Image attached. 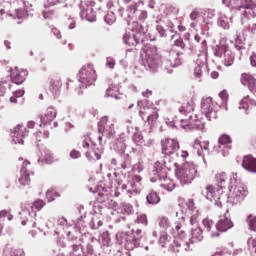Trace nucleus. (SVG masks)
<instances>
[{
	"label": "nucleus",
	"mask_w": 256,
	"mask_h": 256,
	"mask_svg": "<svg viewBox=\"0 0 256 256\" xmlns=\"http://www.w3.org/2000/svg\"><path fill=\"white\" fill-rule=\"evenodd\" d=\"M119 143H120V149H121L122 151H124V149H126V147H127V144H125V138H123L122 136H120V141H119Z\"/></svg>",
	"instance_id": "338daca9"
},
{
	"label": "nucleus",
	"mask_w": 256,
	"mask_h": 256,
	"mask_svg": "<svg viewBox=\"0 0 256 256\" xmlns=\"http://www.w3.org/2000/svg\"><path fill=\"white\" fill-rule=\"evenodd\" d=\"M243 161H256V158H254L252 155H246L244 156Z\"/></svg>",
	"instance_id": "774afa93"
},
{
	"label": "nucleus",
	"mask_w": 256,
	"mask_h": 256,
	"mask_svg": "<svg viewBox=\"0 0 256 256\" xmlns=\"http://www.w3.org/2000/svg\"><path fill=\"white\" fill-rule=\"evenodd\" d=\"M146 199L149 205H157V203L161 201V198L159 197V195H157V192L154 191L150 192L149 195H147Z\"/></svg>",
	"instance_id": "c85d7f7f"
},
{
	"label": "nucleus",
	"mask_w": 256,
	"mask_h": 256,
	"mask_svg": "<svg viewBox=\"0 0 256 256\" xmlns=\"http://www.w3.org/2000/svg\"><path fill=\"white\" fill-rule=\"evenodd\" d=\"M45 207L43 200H36L31 206L29 204L21 205V219H29V217H37V211H41Z\"/></svg>",
	"instance_id": "9d476101"
},
{
	"label": "nucleus",
	"mask_w": 256,
	"mask_h": 256,
	"mask_svg": "<svg viewBox=\"0 0 256 256\" xmlns=\"http://www.w3.org/2000/svg\"><path fill=\"white\" fill-rule=\"evenodd\" d=\"M81 145H82L83 149H89V147H91V145L89 144V139H87V138L82 139Z\"/></svg>",
	"instance_id": "e2e57ef3"
},
{
	"label": "nucleus",
	"mask_w": 256,
	"mask_h": 256,
	"mask_svg": "<svg viewBox=\"0 0 256 256\" xmlns=\"http://www.w3.org/2000/svg\"><path fill=\"white\" fill-rule=\"evenodd\" d=\"M220 27H223V29H227L229 27V22L227 21V18L221 17L218 21Z\"/></svg>",
	"instance_id": "3c124183"
},
{
	"label": "nucleus",
	"mask_w": 256,
	"mask_h": 256,
	"mask_svg": "<svg viewBox=\"0 0 256 256\" xmlns=\"http://www.w3.org/2000/svg\"><path fill=\"white\" fill-rule=\"evenodd\" d=\"M232 143H233V139H231V136L227 134H222L219 137L218 139L219 149H221V145H223L224 149H226V152H223V157H227V155H229V150L231 149V147L227 145H231Z\"/></svg>",
	"instance_id": "5701e85b"
},
{
	"label": "nucleus",
	"mask_w": 256,
	"mask_h": 256,
	"mask_svg": "<svg viewBox=\"0 0 256 256\" xmlns=\"http://www.w3.org/2000/svg\"><path fill=\"white\" fill-rule=\"evenodd\" d=\"M13 19H23L25 12L21 9H16L14 14H10Z\"/></svg>",
	"instance_id": "c03bdc74"
},
{
	"label": "nucleus",
	"mask_w": 256,
	"mask_h": 256,
	"mask_svg": "<svg viewBox=\"0 0 256 256\" xmlns=\"http://www.w3.org/2000/svg\"><path fill=\"white\" fill-rule=\"evenodd\" d=\"M80 9V16L82 19H86V21L90 22L97 20V14L93 9V3H82Z\"/></svg>",
	"instance_id": "2eb2a0df"
},
{
	"label": "nucleus",
	"mask_w": 256,
	"mask_h": 256,
	"mask_svg": "<svg viewBox=\"0 0 256 256\" xmlns=\"http://www.w3.org/2000/svg\"><path fill=\"white\" fill-rule=\"evenodd\" d=\"M151 95H153V91L146 89L142 92V96L146 97L147 99H149V97H151Z\"/></svg>",
	"instance_id": "69168bd1"
},
{
	"label": "nucleus",
	"mask_w": 256,
	"mask_h": 256,
	"mask_svg": "<svg viewBox=\"0 0 256 256\" xmlns=\"http://www.w3.org/2000/svg\"><path fill=\"white\" fill-rule=\"evenodd\" d=\"M59 197V192L57 190L50 188L46 192V199L48 200L49 203L55 201Z\"/></svg>",
	"instance_id": "2f4dec72"
},
{
	"label": "nucleus",
	"mask_w": 256,
	"mask_h": 256,
	"mask_svg": "<svg viewBox=\"0 0 256 256\" xmlns=\"http://www.w3.org/2000/svg\"><path fill=\"white\" fill-rule=\"evenodd\" d=\"M55 117H57V110L53 106L46 108L40 116V121L43 125H47L54 121Z\"/></svg>",
	"instance_id": "412c9836"
},
{
	"label": "nucleus",
	"mask_w": 256,
	"mask_h": 256,
	"mask_svg": "<svg viewBox=\"0 0 256 256\" xmlns=\"http://www.w3.org/2000/svg\"><path fill=\"white\" fill-rule=\"evenodd\" d=\"M134 19H138V21H145L147 19V11L145 10H138Z\"/></svg>",
	"instance_id": "a19ab883"
},
{
	"label": "nucleus",
	"mask_w": 256,
	"mask_h": 256,
	"mask_svg": "<svg viewBox=\"0 0 256 256\" xmlns=\"http://www.w3.org/2000/svg\"><path fill=\"white\" fill-rule=\"evenodd\" d=\"M106 65L109 69H113V67H115V60L111 57L107 58Z\"/></svg>",
	"instance_id": "052dcab7"
},
{
	"label": "nucleus",
	"mask_w": 256,
	"mask_h": 256,
	"mask_svg": "<svg viewBox=\"0 0 256 256\" xmlns=\"http://www.w3.org/2000/svg\"><path fill=\"white\" fill-rule=\"evenodd\" d=\"M232 227H233V222L231 221V219L227 217V215H225L216 224L217 232H211L210 235L212 238L219 237V231L221 232L229 231V229H232Z\"/></svg>",
	"instance_id": "f3484780"
},
{
	"label": "nucleus",
	"mask_w": 256,
	"mask_h": 256,
	"mask_svg": "<svg viewBox=\"0 0 256 256\" xmlns=\"http://www.w3.org/2000/svg\"><path fill=\"white\" fill-rule=\"evenodd\" d=\"M128 17H132V19L135 18V16L137 15V3L131 4L130 6H128Z\"/></svg>",
	"instance_id": "4c0bfd02"
},
{
	"label": "nucleus",
	"mask_w": 256,
	"mask_h": 256,
	"mask_svg": "<svg viewBox=\"0 0 256 256\" xmlns=\"http://www.w3.org/2000/svg\"><path fill=\"white\" fill-rule=\"evenodd\" d=\"M79 78L84 85H93L97 81V74L93 65H84L79 72Z\"/></svg>",
	"instance_id": "9b49d317"
},
{
	"label": "nucleus",
	"mask_w": 256,
	"mask_h": 256,
	"mask_svg": "<svg viewBox=\"0 0 256 256\" xmlns=\"http://www.w3.org/2000/svg\"><path fill=\"white\" fill-rule=\"evenodd\" d=\"M242 167L250 173H256V161H243Z\"/></svg>",
	"instance_id": "7c9ffc66"
},
{
	"label": "nucleus",
	"mask_w": 256,
	"mask_h": 256,
	"mask_svg": "<svg viewBox=\"0 0 256 256\" xmlns=\"http://www.w3.org/2000/svg\"><path fill=\"white\" fill-rule=\"evenodd\" d=\"M202 73H203V70L201 69V65H197L194 68V76L196 77V79H201Z\"/></svg>",
	"instance_id": "49530a36"
},
{
	"label": "nucleus",
	"mask_w": 256,
	"mask_h": 256,
	"mask_svg": "<svg viewBox=\"0 0 256 256\" xmlns=\"http://www.w3.org/2000/svg\"><path fill=\"white\" fill-rule=\"evenodd\" d=\"M13 141L14 143L17 145H23V143H25V137H27L29 135V130L21 125V124H18L15 128H14V131H13Z\"/></svg>",
	"instance_id": "dca6fc26"
},
{
	"label": "nucleus",
	"mask_w": 256,
	"mask_h": 256,
	"mask_svg": "<svg viewBox=\"0 0 256 256\" xmlns=\"http://www.w3.org/2000/svg\"><path fill=\"white\" fill-rule=\"evenodd\" d=\"M206 199L208 201L214 202L216 207H221L223 205V188L218 185H210L205 191Z\"/></svg>",
	"instance_id": "1a4fd4ad"
},
{
	"label": "nucleus",
	"mask_w": 256,
	"mask_h": 256,
	"mask_svg": "<svg viewBox=\"0 0 256 256\" xmlns=\"http://www.w3.org/2000/svg\"><path fill=\"white\" fill-rule=\"evenodd\" d=\"M138 107H140L139 115L143 121L151 125L152 127L157 125L159 120V109L149 102L143 103L138 101Z\"/></svg>",
	"instance_id": "423d86ee"
},
{
	"label": "nucleus",
	"mask_w": 256,
	"mask_h": 256,
	"mask_svg": "<svg viewBox=\"0 0 256 256\" xmlns=\"http://www.w3.org/2000/svg\"><path fill=\"white\" fill-rule=\"evenodd\" d=\"M253 107H256V100L251 98V96L246 95L240 101L239 109H243L245 115H251V111H253Z\"/></svg>",
	"instance_id": "aec40b11"
},
{
	"label": "nucleus",
	"mask_w": 256,
	"mask_h": 256,
	"mask_svg": "<svg viewBox=\"0 0 256 256\" xmlns=\"http://www.w3.org/2000/svg\"><path fill=\"white\" fill-rule=\"evenodd\" d=\"M219 97L222 99L223 103L229 100V93L226 90L220 92Z\"/></svg>",
	"instance_id": "603ef678"
},
{
	"label": "nucleus",
	"mask_w": 256,
	"mask_h": 256,
	"mask_svg": "<svg viewBox=\"0 0 256 256\" xmlns=\"http://www.w3.org/2000/svg\"><path fill=\"white\" fill-rule=\"evenodd\" d=\"M44 159H45V161H53V159H55V157L53 156L51 151L45 150L44 151Z\"/></svg>",
	"instance_id": "8fccbe9b"
},
{
	"label": "nucleus",
	"mask_w": 256,
	"mask_h": 256,
	"mask_svg": "<svg viewBox=\"0 0 256 256\" xmlns=\"http://www.w3.org/2000/svg\"><path fill=\"white\" fill-rule=\"evenodd\" d=\"M179 52L176 50H171L167 54V60L170 62L171 67H178L181 65V58H179Z\"/></svg>",
	"instance_id": "393cba45"
},
{
	"label": "nucleus",
	"mask_w": 256,
	"mask_h": 256,
	"mask_svg": "<svg viewBox=\"0 0 256 256\" xmlns=\"http://www.w3.org/2000/svg\"><path fill=\"white\" fill-rule=\"evenodd\" d=\"M175 215L178 217L179 222H176L172 228L175 237L174 243L176 247H181V249L184 251H191L189 242H185L183 240L185 239V217H187V215H191L190 223L191 225H194V223L197 221L199 210L195 208V203L193 200H188L186 204L176 208Z\"/></svg>",
	"instance_id": "f257e3e1"
},
{
	"label": "nucleus",
	"mask_w": 256,
	"mask_h": 256,
	"mask_svg": "<svg viewBox=\"0 0 256 256\" xmlns=\"http://www.w3.org/2000/svg\"><path fill=\"white\" fill-rule=\"evenodd\" d=\"M222 3L226 7H231V9L239 11L240 8L247 5V0H222Z\"/></svg>",
	"instance_id": "b1692460"
},
{
	"label": "nucleus",
	"mask_w": 256,
	"mask_h": 256,
	"mask_svg": "<svg viewBox=\"0 0 256 256\" xmlns=\"http://www.w3.org/2000/svg\"><path fill=\"white\" fill-rule=\"evenodd\" d=\"M247 223H248L249 229H251V231H256V216L249 215L247 217Z\"/></svg>",
	"instance_id": "e433bc0d"
},
{
	"label": "nucleus",
	"mask_w": 256,
	"mask_h": 256,
	"mask_svg": "<svg viewBox=\"0 0 256 256\" xmlns=\"http://www.w3.org/2000/svg\"><path fill=\"white\" fill-rule=\"evenodd\" d=\"M54 16H55V10L51 8H45V10L43 11L44 19H53Z\"/></svg>",
	"instance_id": "79ce46f5"
},
{
	"label": "nucleus",
	"mask_w": 256,
	"mask_h": 256,
	"mask_svg": "<svg viewBox=\"0 0 256 256\" xmlns=\"http://www.w3.org/2000/svg\"><path fill=\"white\" fill-rule=\"evenodd\" d=\"M250 65L251 67H255L256 68V53H252L250 56Z\"/></svg>",
	"instance_id": "680f3d73"
},
{
	"label": "nucleus",
	"mask_w": 256,
	"mask_h": 256,
	"mask_svg": "<svg viewBox=\"0 0 256 256\" xmlns=\"http://www.w3.org/2000/svg\"><path fill=\"white\" fill-rule=\"evenodd\" d=\"M5 256H25V252H23V250L21 249H6L4 252Z\"/></svg>",
	"instance_id": "473e14b6"
},
{
	"label": "nucleus",
	"mask_w": 256,
	"mask_h": 256,
	"mask_svg": "<svg viewBox=\"0 0 256 256\" xmlns=\"http://www.w3.org/2000/svg\"><path fill=\"white\" fill-rule=\"evenodd\" d=\"M28 75L29 72L27 70H19V68L16 67L11 71L10 78L15 85H23Z\"/></svg>",
	"instance_id": "a211bd4d"
},
{
	"label": "nucleus",
	"mask_w": 256,
	"mask_h": 256,
	"mask_svg": "<svg viewBox=\"0 0 256 256\" xmlns=\"http://www.w3.org/2000/svg\"><path fill=\"white\" fill-rule=\"evenodd\" d=\"M159 227L167 231L169 227H171V223L169 222V218L162 216L159 218Z\"/></svg>",
	"instance_id": "f704fd0d"
},
{
	"label": "nucleus",
	"mask_w": 256,
	"mask_h": 256,
	"mask_svg": "<svg viewBox=\"0 0 256 256\" xmlns=\"http://www.w3.org/2000/svg\"><path fill=\"white\" fill-rule=\"evenodd\" d=\"M86 255L87 256H97V254H95V250H93V246L88 245L86 247Z\"/></svg>",
	"instance_id": "4d7b16f0"
},
{
	"label": "nucleus",
	"mask_w": 256,
	"mask_h": 256,
	"mask_svg": "<svg viewBox=\"0 0 256 256\" xmlns=\"http://www.w3.org/2000/svg\"><path fill=\"white\" fill-rule=\"evenodd\" d=\"M240 82L251 91L256 93V78L251 73H242Z\"/></svg>",
	"instance_id": "6ab92c4d"
},
{
	"label": "nucleus",
	"mask_w": 256,
	"mask_h": 256,
	"mask_svg": "<svg viewBox=\"0 0 256 256\" xmlns=\"http://www.w3.org/2000/svg\"><path fill=\"white\" fill-rule=\"evenodd\" d=\"M161 147L162 155L166 158L175 159V157H178V159H187L189 157L188 151L182 150L180 153H177L179 151V141L176 139L166 138L162 140Z\"/></svg>",
	"instance_id": "7ed1b4c3"
},
{
	"label": "nucleus",
	"mask_w": 256,
	"mask_h": 256,
	"mask_svg": "<svg viewBox=\"0 0 256 256\" xmlns=\"http://www.w3.org/2000/svg\"><path fill=\"white\" fill-rule=\"evenodd\" d=\"M61 78L59 77H53L50 80V91L53 93V95H59V92L61 91L62 87Z\"/></svg>",
	"instance_id": "a878e982"
},
{
	"label": "nucleus",
	"mask_w": 256,
	"mask_h": 256,
	"mask_svg": "<svg viewBox=\"0 0 256 256\" xmlns=\"http://www.w3.org/2000/svg\"><path fill=\"white\" fill-rule=\"evenodd\" d=\"M200 150H197L198 157H202V159H205V153L206 155H209V141H202L199 142ZM205 151V153H203Z\"/></svg>",
	"instance_id": "cd10ccee"
},
{
	"label": "nucleus",
	"mask_w": 256,
	"mask_h": 256,
	"mask_svg": "<svg viewBox=\"0 0 256 256\" xmlns=\"http://www.w3.org/2000/svg\"><path fill=\"white\" fill-rule=\"evenodd\" d=\"M105 22L108 24V25H112V23H115V15L114 14H107L105 16Z\"/></svg>",
	"instance_id": "de8ad7c7"
},
{
	"label": "nucleus",
	"mask_w": 256,
	"mask_h": 256,
	"mask_svg": "<svg viewBox=\"0 0 256 256\" xmlns=\"http://www.w3.org/2000/svg\"><path fill=\"white\" fill-rule=\"evenodd\" d=\"M4 217H7L8 221L13 219V215L9 214L6 210L0 212V219H4Z\"/></svg>",
	"instance_id": "864d4df0"
},
{
	"label": "nucleus",
	"mask_w": 256,
	"mask_h": 256,
	"mask_svg": "<svg viewBox=\"0 0 256 256\" xmlns=\"http://www.w3.org/2000/svg\"><path fill=\"white\" fill-rule=\"evenodd\" d=\"M160 187L166 189V191H172L175 189V184L168 177L163 178V182L160 184Z\"/></svg>",
	"instance_id": "c756f323"
},
{
	"label": "nucleus",
	"mask_w": 256,
	"mask_h": 256,
	"mask_svg": "<svg viewBox=\"0 0 256 256\" xmlns=\"http://www.w3.org/2000/svg\"><path fill=\"white\" fill-rule=\"evenodd\" d=\"M132 31H134L133 37L129 34H125L123 41L129 47H137L139 43H143L145 39V32H143V26L139 22H133Z\"/></svg>",
	"instance_id": "6e6552de"
},
{
	"label": "nucleus",
	"mask_w": 256,
	"mask_h": 256,
	"mask_svg": "<svg viewBox=\"0 0 256 256\" xmlns=\"http://www.w3.org/2000/svg\"><path fill=\"white\" fill-rule=\"evenodd\" d=\"M180 103L179 113L188 117L180 121L181 127L183 129H204L205 124L201 122L197 114H193L195 111V96L192 94L185 95L180 99Z\"/></svg>",
	"instance_id": "f03ea898"
},
{
	"label": "nucleus",
	"mask_w": 256,
	"mask_h": 256,
	"mask_svg": "<svg viewBox=\"0 0 256 256\" xmlns=\"http://www.w3.org/2000/svg\"><path fill=\"white\" fill-rule=\"evenodd\" d=\"M230 181L228 200L232 205H237L245 201V197L249 195V190H247L245 185L237 182L236 178H231Z\"/></svg>",
	"instance_id": "39448f33"
},
{
	"label": "nucleus",
	"mask_w": 256,
	"mask_h": 256,
	"mask_svg": "<svg viewBox=\"0 0 256 256\" xmlns=\"http://www.w3.org/2000/svg\"><path fill=\"white\" fill-rule=\"evenodd\" d=\"M202 224L204 225L206 231L211 232V229H213V226H214V223H213V220H210L208 218L204 219L202 221Z\"/></svg>",
	"instance_id": "37998d69"
},
{
	"label": "nucleus",
	"mask_w": 256,
	"mask_h": 256,
	"mask_svg": "<svg viewBox=\"0 0 256 256\" xmlns=\"http://www.w3.org/2000/svg\"><path fill=\"white\" fill-rule=\"evenodd\" d=\"M190 19L191 21H197V19H199V11H197V9L190 13Z\"/></svg>",
	"instance_id": "13d9d810"
},
{
	"label": "nucleus",
	"mask_w": 256,
	"mask_h": 256,
	"mask_svg": "<svg viewBox=\"0 0 256 256\" xmlns=\"http://www.w3.org/2000/svg\"><path fill=\"white\" fill-rule=\"evenodd\" d=\"M136 223H141L142 225H146L147 224V216L145 214L138 216L136 219Z\"/></svg>",
	"instance_id": "09e8293b"
},
{
	"label": "nucleus",
	"mask_w": 256,
	"mask_h": 256,
	"mask_svg": "<svg viewBox=\"0 0 256 256\" xmlns=\"http://www.w3.org/2000/svg\"><path fill=\"white\" fill-rule=\"evenodd\" d=\"M108 121H109V118L107 116H104L101 118L100 122L98 123L99 133H103L105 131V125H107Z\"/></svg>",
	"instance_id": "58836bf2"
},
{
	"label": "nucleus",
	"mask_w": 256,
	"mask_h": 256,
	"mask_svg": "<svg viewBox=\"0 0 256 256\" xmlns=\"http://www.w3.org/2000/svg\"><path fill=\"white\" fill-rule=\"evenodd\" d=\"M70 157L71 159H79V157H81V152L73 149L71 152H70Z\"/></svg>",
	"instance_id": "bf43d9fd"
},
{
	"label": "nucleus",
	"mask_w": 256,
	"mask_h": 256,
	"mask_svg": "<svg viewBox=\"0 0 256 256\" xmlns=\"http://www.w3.org/2000/svg\"><path fill=\"white\" fill-rule=\"evenodd\" d=\"M241 15L246 19H255L256 14L253 9V2L251 0H247L246 5L239 8Z\"/></svg>",
	"instance_id": "4be33fe9"
},
{
	"label": "nucleus",
	"mask_w": 256,
	"mask_h": 256,
	"mask_svg": "<svg viewBox=\"0 0 256 256\" xmlns=\"http://www.w3.org/2000/svg\"><path fill=\"white\" fill-rule=\"evenodd\" d=\"M133 141L135 145H138L140 147H143V145H145V139H143V135L140 133L134 134Z\"/></svg>",
	"instance_id": "c9c22d12"
},
{
	"label": "nucleus",
	"mask_w": 256,
	"mask_h": 256,
	"mask_svg": "<svg viewBox=\"0 0 256 256\" xmlns=\"http://www.w3.org/2000/svg\"><path fill=\"white\" fill-rule=\"evenodd\" d=\"M219 187L223 188V185H225L226 181H227V174H225V172H220L218 174H216L215 177Z\"/></svg>",
	"instance_id": "72a5a7b5"
},
{
	"label": "nucleus",
	"mask_w": 256,
	"mask_h": 256,
	"mask_svg": "<svg viewBox=\"0 0 256 256\" xmlns=\"http://www.w3.org/2000/svg\"><path fill=\"white\" fill-rule=\"evenodd\" d=\"M176 177L181 185H189L197 175V168L193 162H184L182 165L175 164Z\"/></svg>",
	"instance_id": "20e7f679"
},
{
	"label": "nucleus",
	"mask_w": 256,
	"mask_h": 256,
	"mask_svg": "<svg viewBox=\"0 0 256 256\" xmlns=\"http://www.w3.org/2000/svg\"><path fill=\"white\" fill-rule=\"evenodd\" d=\"M224 55V65L226 67H231L233 63H235V54L229 48L226 46H220L218 49L215 51V56L216 57H223Z\"/></svg>",
	"instance_id": "4468645a"
},
{
	"label": "nucleus",
	"mask_w": 256,
	"mask_h": 256,
	"mask_svg": "<svg viewBox=\"0 0 256 256\" xmlns=\"http://www.w3.org/2000/svg\"><path fill=\"white\" fill-rule=\"evenodd\" d=\"M158 33H160L161 37H165L167 34V30H165V28L163 27V25L159 24L157 27H156Z\"/></svg>",
	"instance_id": "6e6d98bb"
},
{
	"label": "nucleus",
	"mask_w": 256,
	"mask_h": 256,
	"mask_svg": "<svg viewBox=\"0 0 256 256\" xmlns=\"http://www.w3.org/2000/svg\"><path fill=\"white\" fill-rule=\"evenodd\" d=\"M13 95L15 96L16 99L19 97H23L25 95V90L23 89L17 90L13 93Z\"/></svg>",
	"instance_id": "0e129e2a"
},
{
	"label": "nucleus",
	"mask_w": 256,
	"mask_h": 256,
	"mask_svg": "<svg viewBox=\"0 0 256 256\" xmlns=\"http://www.w3.org/2000/svg\"><path fill=\"white\" fill-rule=\"evenodd\" d=\"M163 63L161 56L159 55V50L157 47L152 46L146 49L145 57L142 58L141 64L145 69H150V71H155L159 65Z\"/></svg>",
	"instance_id": "0eeeda50"
},
{
	"label": "nucleus",
	"mask_w": 256,
	"mask_h": 256,
	"mask_svg": "<svg viewBox=\"0 0 256 256\" xmlns=\"http://www.w3.org/2000/svg\"><path fill=\"white\" fill-rule=\"evenodd\" d=\"M18 183L22 185V187L31 185V162H23L22 168L20 170V176L18 178Z\"/></svg>",
	"instance_id": "ddd939ff"
},
{
	"label": "nucleus",
	"mask_w": 256,
	"mask_h": 256,
	"mask_svg": "<svg viewBox=\"0 0 256 256\" xmlns=\"http://www.w3.org/2000/svg\"><path fill=\"white\" fill-rule=\"evenodd\" d=\"M248 247L252 253L256 254V238L248 240Z\"/></svg>",
	"instance_id": "a18cd8bd"
},
{
	"label": "nucleus",
	"mask_w": 256,
	"mask_h": 256,
	"mask_svg": "<svg viewBox=\"0 0 256 256\" xmlns=\"http://www.w3.org/2000/svg\"><path fill=\"white\" fill-rule=\"evenodd\" d=\"M201 111L203 115L208 119V121H213L217 119V110H215V104L213 103V98L208 97L201 102Z\"/></svg>",
	"instance_id": "f8f14e48"
},
{
	"label": "nucleus",
	"mask_w": 256,
	"mask_h": 256,
	"mask_svg": "<svg viewBox=\"0 0 256 256\" xmlns=\"http://www.w3.org/2000/svg\"><path fill=\"white\" fill-rule=\"evenodd\" d=\"M159 243L162 245V247H165L167 243H169V235L167 232H162L159 237Z\"/></svg>",
	"instance_id": "ea45409f"
},
{
	"label": "nucleus",
	"mask_w": 256,
	"mask_h": 256,
	"mask_svg": "<svg viewBox=\"0 0 256 256\" xmlns=\"http://www.w3.org/2000/svg\"><path fill=\"white\" fill-rule=\"evenodd\" d=\"M191 243H201L203 241V230L200 227L192 228Z\"/></svg>",
	"instance_id": "bb28decb"
},
{
	"label": "nucleus",
	"mask_w": 256,
	"mask_h": 256,
	"mask_svg": "<svg viewBox=\"0 0 256 256\" xmlns=\"http://www.w3.org/2000/svg\"><path fill=\"white\" fill-rule=\"evenodd\" d=\"M175 47H180V49H185V42L183 39L179 38L174 41Z\"/></svg>",
	"instance_id": "5fc2aeb1"
}]
</instances>
